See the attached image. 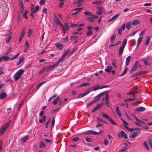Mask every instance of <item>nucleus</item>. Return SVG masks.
I'll return each mask as SVG.
<instances>
[{"label":"nucleus","mask_w":152,"mask_h":152,"mask_svg":"<svg viewBox=\"0 0 152 152\" xmlns=\"http://www.w3.org/2000/svg\"><path fill=\"white\" fill-rule=\"evenodd\" d=\"M100 88V86L99 85H96L94 86V87L92 88L91 89H89L88 90H89L87 91L86 92L84 93L83 94L80 95L78 98H82L88 94L91 91H95L99 89H101Z\"/></svg>","instance_id":"nucleus-1"},{"label":"nucleus","mask_w":152,"mask_h":152,"mask_svg":"<svg viewBox=\"0 0 152 152\" xmlns=\"http://www.w3.org/2000/svg\"><path fill=\"white\" fill-rule=\"evenodd\" d=\"M24 70L22 69H20L17 71L14 76V78L15 80H18L20 77L21 75L23 74Z\"/></svg>","instance_id":"nucleus-2"},{"label":"nucleus","mask_w":152,"mask_h":152,"mask_svg":"<svg viewBox=\"0 0 152 152\" xmlns=\"http://www.w3.org/2000/svg\"><path fill=\"white\" fill-rule=\"evenodd\" d=\"M127 39H125L123 42L122 46L119 49V54L120 56H121L123 54L124 49L127 44Z\"/></svg>","instance_id":"nucleus-3"},{"label":"nucleus","mask_w":152,"mask_h":152,"mask_svg":"<svg viewBox=\"0 0 152 152\" xmlns=\"http://www.w3.org/2000/svg\"><path fill=\"white\" fill-rule=\"evenodd\" d=\"M9 123H7L4 125L1 129L0 133L1 135L2 134L6 131L9 125Z\"/></svg>","instance_id":"nucleus-4"},{"label":"nucleus","mask_w":152,"mask_h":152,"mask_svg":"<svg viewBox=\"0 0 152 152\" xmlns=\"http://www.w3.org/2000/svg\"><path fill=\"white\" fill-rule=\"evenodd\" d=\"M134 118L136 120V121L135 122L136 124L140 126H141V124H144L145 122L138 119L136 116H134Z\"/></svg>","instance_id":"nucleus-5"},{"label":"nucleus","mask_w":152,"mask_h":152,"mask_svg":"<svg viewBox=\"0 0 152 152\" xmlns=\"http://www.w3.org/2000/svg\"><path fill=\"white\" fill-rule=\"evenodd\" d=\"M121 120L123 121L124 125L123 126L127 130L129 131H131L132 130V129H130L129 128V127L127 126L128 125V123L126 122V121H125L124 120L123 118H121Z\"/></svg>","instance_id":"nucleus-6"},{"label":"nucleus","mask_w":152,"mask_h":152,"mask_svg":"<svg viewBox=\"0 0 152 152\" xmlns=\"http://www.w3.org/2000/svg\"><path fill=\"white\" fill-rule=\"evenodd\" d=\"M118 136L119 137H123L125 139H126L127 138L126 134L123 131H122L120 132H119Z\"/></svg>","instance_id":"nucleus-7"},{"label":"nucleus","mask_w":152,"mask_h":152,"mask_svg":"<svg viewBox=\"0 0 152 152\" xmlns=\"http://www.w3.org/2000/svg\"><path fill=\"white\" fill-rule=\"evenodd\" d=\"M25 30H26L25 27H24L23 28V29L22 30L21 34L20 36V37L19 38V42L20 43H21V42L22 41V39L23 37V36H24V35L25 34Z\"/></svg>","instance_id":"nucleus-8"},{"label":"nucleus","mask_w":152,"mask_h":152,"mask_svg":"<svg viewBox=\"0 0 152 152\" xmlns=\"http://www.w3.org/2000/svg\"><path fill=\"white\" fill-rule=\"evenodd\" d=\"M6 91L5 90H2L0 94V99H3L7 96Z\"/></svg>","instance_id":"nucleus-9"},{"label":"nucleus","mask_w":152,"mask_h":152,"mask_svg":"<svg viewBox=\"0 0 152 152\" xmlns=\"http://www.w3.org/2000/svg\"><path fill=\"white\" fill-rule=\"evenodd\" d=\"M126 27V25L125 23L123 24L122 25L121 27L120 28H118V29L117 31L118 34L121 35L122 34V31H123L124 30Z\"/></svg>","instance_id":"nucleus-10"},{"label":"nucleus","mask_w":152,"mask_h":152,"mask_svg":"<svg viewBox=\"0 0 152 152\" xmlns=\"http://www.w3.org/2000/svg\"><path fill=\"white\" fill-rule=\"evenodd\" d=\"M112 67L111 66H107L105 69V71L106 72H112L113 74H114L115 71L114 70H112Z\"/></svg>","instance_id":"nucleus-11"},{"label":"nucleus","mask_w":152,"mask_h":152,"mask_svg":"<svg viewBox=\"0 0 152 152\" xmlns=\"http://www.w3.org/2000/svg\"><path fill=\"white\" fill-rule=\"evenodd\" d=\"M139 64V63L138 61H137L133 66L132 67V69L131 70L130 72L132 73L134 71H135L137 67V66Z\"/></svg>","instance_id":"nucleus-12"},{"label":"nucleus","mask_w":152,"mask_h":152,"mask_svg":"<svg viewBox=\"0 0 152 152\" xmlns=\"http://www.w3.org/2000/svg\"><path fill=\"white\" fill-rule=\"evenodd\" d=\"M61 26L62 28L64 34H65L66 33V31L69 28L68 24L66 23H65L64 24V26L62 24V26Z\"/></svg>","instance_id":"nucleus-13"},{"label":"nucleus","mask_w":152,"mask_h":152,"mask_svg":"<svg viewBox=\"0 0 152 152\" xmlns=\"http://www.w3.org/2000/svg\"><path fill=\"white\" fill-rule=\"evenodd\" d=\"M146 108L142 107H137L135 109V111L138 112H143L146 110Z\"/></svg>","instance_id":"nucleus-14"},{"label":"nucleus","mask_w":152,"mask_h":152,"mask_svg":"<svg viewBox=\"0 0 152 152\" xmlns=\"http://www.w3.org/2000/svg\"><path fill=\"white\" fill-rule=\"evenodd\" d=\"M82 8H75L72 11H75L73 12L72 14V15H76L77 13L80 12Z\"/></svg>","instance_id":"nucleus-15"},{"label":"nucleus","mask_w":152,"mask_h":152,"mask_svg":"<svg viewBox=\"0 0 152 152\" xmlns=\"http://www.w3.org/2000/svg\"><path fill=\"white\" fill-rule=\"evenodd\" d=\"M104 98L105 100L106 105L107 107H109L110 106V104L108 102L109 96L107 94L105 95Z\"/></svg>","instance_id":"nucleus-16"},{"label":"nucleus","mask_w":152,"mask_h":152,"mask_svg":"<svg viewBox=\"0 0 152 152\" xmlns=\"http://www.w3.org/2000/svg\"><path fill=\"white\" fill-rule=\"evenodd\" d=\"M56 48L60 50H62L63 48V46L62 44L58 42L55 44Z\"/></svg>","instance_id":"nucleus-17"},{"label":"nucleus","mask_w":152,"mask_h":152,"mask_svg":"<svg viewBox=\"0 0 152 152\" xmlns=\"http://www.w3.org/2000/svg\"><path fill=\"white\" fill-rule=\"evenodd\" d=\"M115 111L116 113V114L118 115L120 117H121L122 116V114L120 111L119 108L118 106H116Z\"/></svg>","instance_id":"nucleus-18"},{"label":"nucleus","mask_w":152,"mask_h":152,"mask_svg":"<svg viewBox=\"0 0 152 152\" xmlns=\"http://www.w3.org/2000/svg\"><path fill=\"white\" fill-rule=\"evenodd\" d=\"M25 59L24 57H19V61H18L16 63L17 65H18L20 64L22 62H23Z\"/></svg>","instance_id":"nucleus-19"},{"label":"nucleus","mask_w":152,"mask_h":152,"mask_svg":"<svg viewBox=\"0 0 152 152\" xmlns=\"http://www.w3.org/2000/svg\"><path fill=\"white\" fill-rule=\"evenodd\" d=\"M54 16L55 18L54 20L55 23L61 26H62V24L61 23L58 18L56 17V15Z\"/></svg>","instance_id":"nucleus-20"},{"label":"nucleus","mask_w":152,"mask_h":152,"mask_svg":"<svg viewBox=\"0 0 152 152\" xmlns=\"http://www.w3.org/2000/svg\"><path fill=\"white\" fill-rule=\"evenodd\" d=\"M10 59V57L6 56H2L0 57V61L4 60L7 61Z\"/></svg>","instance_id":"nucleus-21"},{"label":"nucleus","mask_w":152,"mask_h":152,"mask_svg":"<svg viewBox=\"0 0 152 152\" xmlns=\"http://www.w3.org/2000/svg\"><path fill=\"white\" fill-rule=\"evenodd\" d=\"M131 58V57L130 56H129L127 57L126 58V64L127 66H128L129 64L130 59Z\"/></svg>","instance_id":"nucleus-22"},{"label":"nucleus","mask_w":152,"mask_h":152,"mask_svg":"<svg viewBox=\"0 0 152 152\" xmlns=\"http://www.w3.org/2000/svg\"><path fill=\"white\" fill-rule=\"evenodd\" d=\"M28 135H26L23 137L21 139L22 143H24L25 141L29 139Z\"/></svg>","instance_id":"nucleus-23"},{"label":"nucleus","mask_w":152,"mask_h":152,"mask_svg":"<svg viewBox=\"0 0 152 152\" xmlns=\"http://www.w3.org/2000/svg\"><path fill=\"white\" fill-rule=\"evenodd\" d=\"M119 14H117L116 15H114L111 19L109 20L108 21L110 22L116 19L119 16Z\"/></svg>","instance_id":"nucleus-24"},{"label":"nucleus","mask_w":152,"mask_h":152,"mask_svg":"<svg viewBox=\"0 0 152 152\" xmlns=\"http://www.w3.org/2000/svg\"><path fill=\"white\" fill-rule=\"evenodd\" d=\"M131 23L130 22H127L126 24V28L127 29H130L132 27Z\"/></svg>","instance_id":"nucleus-25"},{"label":"nucleus","mask_w":152,"mask_h":152,"mask_svg":"<svg viewBox=\"0 0 152 152\" xmlns=\"http://www.w3.org/2000/svg\"><path fill=\"white\" fill-rule=\"evenodd\" d=\"M132 24L134 25H136L140 23V22L139 20H135L132 21Z\"/></svg>","instance_id":"nucleus-26"},{"label":"nucleus","mask_w":152,"mask_h":152,"mask_svg":"<svg viewBox=\"0 0 152 152\" xmlns=\"http://www.w3.org/2000/svg\"><path fill=\"white\" fill-rule=\"evenodd\" d=\"M103 94V93H101L98 94L95 98V99L94 100V101H95V102H96L98 100L100 99L99 97L101 96H102Z\"/></svg>","instance_id":"nucleus-27"},{"label":"nucleus","mask_w":152,"mask_h":152,"mask_svg":"<svg viewBox=\"0 0 152 152\" xmlns=\"http://www.w3.org/2000/svg\"><path fill=\"white\" fill-rule=\"evenodd\" d=\"M143 145L147 150H148L150 149V148L147 142L146 141L143 142Z\"/></svg>","instance_id":"nucleus-28"},{"label":"nucleus","mask_w":152,"mask_h":152,"mask_svg":"<svg viewBox=\"0 0 152 152\" xmlns=\"http://www.w3.org/2000/svg\"><path fill=\"white\" fill-rule=\"evenodd\" d=\"M39 6H37L35 8H34L31 11L34 12V13H35L37 12L39 9Z\"/></svg>","instance_id":"nucleus-29"},{"label":"nucleus","mask_w":152,"mask_h":152,"mask_svg":"<svg viewBox=\"0 0 152 152\" xmlns=\"http://www.w3.org/2000/svg\"><path fill=\"white\" fill-rule=\"evenodd\" d=\"M102 114L103 117L108 119V120H109V119L110 118H109V115L108 114L103 113H102Z\"/></svg>","instance_id":"nucleus-30"},{"label":"nucleus","mask_w":152,"mask_h":152,"mask_svg":"<svg viewBox=\"0 0 152 152\" xmlns=\"http://www.w3.org/2000/svg\"><path fill=\"white\" fill-rule=\"evenodd\" d=\"M46 119V116H42V119H39V122L40 123H45V122Z\"/></svg>","instance_id":"nucleus-31"},{"label":"nucleus","mask_w":152,"mask_h":152,"mask_svg":"<svg viewBox=\"0 0 152 152\" xmlns=\"http://www.w3.org/2000/svg\"><path fill=\"white\" fill-rule=\"evenodd\" d=\"M142 37H139L138 41H137V46H138L140 44V42L142 41Z\"/></svg>","instance_id":"nucleus-32"},{"label":"nucleus","mask_w":152,"mask_h":152,"mask_svg":"<svg viewBox=\"0 0 152 152\" xmlns=\"http://www.w3.org/2000/svg\"><path fill=\"white\" fill-rule=\"evenodd\" d=\"M4 67L2 66H0V75L4 74Z\"/></svg>","instance_id":"nucleus-33"},{"label":"nucleus","mask_w":152,"mask_h":152,"mask_svg":"<svg viewBox=\"0 0 152 152\" xmlns=\"http://www.w3.org/2000/svg\"><path fill=\"white\" fill-rule=\"evenodd\" d=\"M150 37L149 36H148L147 37V38L146 39V41L145 43V45H148V44H149V42H150Z\"/></svg>","instance_id":"nucleus-34"},{"label":"nucleus","mask_w":152,"mask_h":152,"mask_svg":"<svg viewBox=\"0 0 152 152\" xmlns=\"http://www.w3.org/2000/svg\"><path fill=\"white\" fill-rule=\"evenodd\" d=\"M28 13V11L25 10V12L23 14V17L25 18L26 19H27V14Z\"/></svg>","instance_id":"nucleus-35"},{"label":"nucleus","mask_w":152,"mask_h":152,"mask_svg":"<svg viewBox=\"0 0 152 152\" xmlns=\"http://www.w3.org/2000/svg\"><path fill=\"white\" fill-rule=\"evenodd\" d=\"M64 59V58H63L62 56L61 57V58L59 59L58 61L56 62L55 63L56 65H58Z\"/></svg>","instance_id":"nucleus-36"},{"label":"nucleus","mask_w":152,"mask_h":152,"mask_svg":"<svg viewBox=\"0 0 152 152\" xmlns=\"http://www.w3.org/2000/svg\"><path fill=\"white\" fill-rule=\"evenodd\" d=\"M127 149L126 146L124 147L123 148L121 149L119 152H126Z\"/></svg>","instance_id":"nucleus-37"},{"label":"nucleus","mask_w":152,"mask_h":152,"mask_svg":"<svg viewBox=\"0 0 152 152\" xmlns=\"http://www.w3.org/2000/svg\"><path fill=\"white\" fill-rule=\"evenodd\" d=\"M93 4H101L102 3V1H93L91 2Z\"/></svg>","instance_id":"nucleus-38"},{"label":"nucleus","mask_w":152,"mask_h":152,"mask_svg":"<svg viewBox=\"0 0 152 152\" xmlns=\"http://www.w3.org/2000/svg\"><path fill=\"white\" fill-rule=\"evenodd\" d=\"M69 51V50H66L64 52L62 56L64 58V57L67 55Z\"/></svg>","instance_id":"nucleus-39"},{"label":"nucleus","mask_w":152,"mask_h":152,"mask_svg":"<svg viewBox=\"0 0 152 152\" xmlns=\"http://www.w3.org/2000/svg\"><path fill=\"white\" fill-rule=\"evenodd\" d=\"M39 148H44L45 147V145L44 143L42 142H40L39 143Z\"/></svg>","instance_id":"nucleus-40"},{"label":"nucleus","mask_w":152,"mask_h":152,"mask_svg":"<svg viewBox=\"0 0 152 152\" xmlns=\"http://www.w3.org/2000/svg\"><path fill=\"white\" fill-rule=\"evenodd\" d=\"M33 31L32 29H29L28 30V37H30L31 36L32 33L33 32Z\"/></svg>","instance_id":"nucleus-41"},{"label":"nucleus","mask_w":152,"mask_h":152,"mask_svg":"<svg viewBox=\"0 0 152 152\" xmlns=\"http://www.w3.org/2000/svg\"><path fill=\"white\" fill-rule=\"evenodd\" d=\"M115 37L116 36L115 35H113L111 37L110 41L112 43L113 42V41L115 39Z\"/></svg>","instance_id":"nucleus-42"},{"label":"nucleus","mask_w":152,"mask_h":152,"mask_svg":"<svg viewBox=\"0 0 152 152\" xmlns=\"http://www.w3.org/2000/svg\"><path fill=\"white\" fill-rule=\"evenodd\" d=\"M83 1V0H77L76 1H75V2H74L73 3V4H80V3H82Z\"/></svg>","instance_id":"nucleus-43"},{"label":"nucleus","mask_w":152,"mask_h":152,"mask_svg":"<svg viewBox=\"0 0 152 152\" xmlns=\"http://www.w3.org/2000/svg\"><path fill=\"white\" fill-rule=\"evenodd\" d=\"M59 98V97L58 96L56 99H55L53 100V103L54 104H56L58 103V101Z\"/></svg>","instance_id":"nucleus-44"},{"label":"nucleus","mask_w":152,"mask_h":152,"mask_svg":"<svg viewBox=\"0 0 152 152\" xmlns=\"http://www.w3.org/2000/svg\"><path fill=\"white\" fill-rule=\"evenodd\" d=\"M128 69V68L126 67L124 70L121 74L120 75V76H121L125 75L126 72Z\"/></svg>","instance_id":"nucleus-45"},{"label":"nucleus","mask_w":152,"mask_h":152,"mask_svg":"<svg viewBox=\"0 0 152 152\" xmlns=\"http://www.w3.org/2000/svg\"><path fill=\"white\" fill-rule=\"evenodd\" d=\"M97 8L99 11H104V10L103 7L101 6H97Z\"/></svg>","instance_id":"nucleus-46"},{"label":"nucleus","mask_w":152,"mask_h":152,"mask_svg":"<svg viewBox=\"0 0 152 152\" xmlns=\"http://www.w3.org/2000/svg\"><path fill=\"white\" fill-rule=\"evenodd\" d=\"M108 120L112 124L115 125H117V124L111 118H110Z\"/></svg>","instance_id":"nucleus-47"},{"label":"nucleus","mask_w":152,"mask_h":152,"mask_svg":"<svg viewBox=\"0 0 152 152\" xmlns=\"http://www.w3.org/2000/svg\"><path fill=\"white\" fill-rule=\"evenodd\" d=\"M55 122V118H53L52 120L51 121V126L52 127H53Z\"/></svg>","instance_id":"nucleus-48"},{"label":"nucleus","mask_w":152,"mask_h":152,"mask_svg":"<svg viewBox=\"0 0 152 152\" xmlns=\"http://www.w3.org/2000/svg\"><path fill=\"white\" fill-rule=\"evenodd\" d=\"M89 84V83H83L81 85L79 86L78 87H82L83 86H86L87 85H88Z\"/></svg>","instance_id":"nucleus-49"},{"label":"nucleus","mask_w":152,"mask_h":152,"mask_svg":"<svg viewBox=\"0 0 152 152\" xmlns=\"http://www.w3.org/2000/svg\"><path fill=\"white\" fill-rule=\"evenodd\" d=\"M84 14L85 15H89L90 16H91L92 13L90 12L89 11H86L84 12Z\"/></svg>","instance_id":"nucleus-50"},{"label":"nucleus","mask_w":152,"mask_h":152,"mask_svg":"<svg viewBox=\"0 0 152 152\" xmlns=\"http://www.w3.org/2000/svg\"><path fill=\"white\" fill-rule=\"evenodd\" d=\"M137 135V132H134L131 135V137L132 138H135Z\"/></svg>","instance_id":"nucleus-51"},{"label":"nucleus","mask_w":152,"mask_h":152,"mask_svg":"<svg viewBox=\"0 0 152 152\" xmlns=\"http://www.w3.org/2000/svg\"><path fill=\"white\" fill-rule=\"evenodd\" d=\"M85 139L87 142H91V139L89 137H86Z\"/></svg>","instance_id":"nucleus-52"},{"label":"nucleus","mask_w":152,"mask_h":152,"mask_svg":"<svg viewBox=\"0 0 152 152\" xmlns=\"http://www.w3.org/2000/svg\"><path fill=\"white\" fill-rule=\"evenodd\" d=\"M92 132H93V131L92 130H88L86 132V133L87 134H92Z\"/></svg>","instance_id":"nucleus-53"},{"label":"nucleus","mask_w":152,"mask_h":152,"mask_svg":"<svg viewBox=\"0 0 152 152\" xmlns=\"http://www.w3.org/2000/svg\"><path fill=\"white\" fill-rule=\"evenodd\" d=\"M64 1H61L60 2L59 4V7L60 8H61L63 6V5L64 4Z\"/></svg>","instance_id":"nucleus-54"},{"label":"nucleus","mask_w":152,"mask_h":152,"mask_svg":"<svg viewBox=\"0 0 152 152\" xmlns=\"http://www.w3.org/2000/svg\"><path fill=\"white\" fill-rule=\"evenodd\" d=\"M12 38V36L11 35H10L8 37V39H7L6 41V43H8L10 40H11V39Z\"/></svg>","instance_id":"nucleus-55"},{"label":"nucleus","mask_w":152,"mask_h":152,"mask_svg":"<svg viewBox=\"0 0 152 152\" xmlns=\"http://www.w3.org/2000/svg\"><path fill=\"white\" fill-rule=\"evenodd\" d=\"M25 46L27 49H28L29 48V43L27 41H26L25 42Z\"/></svg>","instance_id":"nucleus-56"},{"label":"nucleus","mask_w":152,"mask_h":152,"mask_svg":"<svg viewBox=\"0 0 152 152\" xmlns=\"http://www.w3.org/2000/svg\"><path fill=\"white\" fill-rule=\"evenodd\" d=\"M79 140V137H75L73 138L72 140V141H75V142H77Z\"/></svg>","instance_id":"nucleus-57"},{"label":"nucleus","mask_w":152,"mask_h":152,"mask_svg":"<svg viewBox=\"0 0 152 152\" xmlns=\"http://www.w3.org/2000/svg\"><path fill=\"white\" fill-rule=\"evenodd\" d=\"M56 66H57V65H56V64L55 63L53 65H52V66H49L48 67V69L49 70H50L52 68H54V67Z\"/></svg>","instance_id":"nucleus-58"},{"label":"nucleus","mask_w":152,"mask_h":152,"mask_svg":"<svg viewBox=\"0 0 152 152\" xmlns=\"http://www.w3.org/2000/svg\"><path fill=\"white\" fill-rule=\"evenodd\" d=\"M92 33V32L91 31H88L87 32L86 35L88 36H89L91 35Z\"/></svg>","instance_id":"nucleus-59"},{"label":"nucleus","mask_w":152,"mask_h":152,"mask_svg":"<svg viewBox=\"0 0 152 152\" xmlns=\"http://www.w3.org/2000/svg\"><path fill=\"white\" fill-rule=\"evenodd\" d=\"M104 144L105 145H107L108 143V142L106 139H105L104 141Z\"/></svg>","instance_id":"nucleus-60"},{"label":"nucleus","mask_w":152,"mask_h":152,"mask_svg":"<svg viewBox=\"0 0 152 152\" xmlns=\"http://www.w3.org/2000/svg\"><path fill=\"white\" fill-rule=\"evenodd\" d=\"M20 11L21 12H23L24 9V5L22 6H20Z\"/></svg>","instance_id":"nucleus-61"},{"label":"nucleus","mask_w":152,"mask_h":152,"mask_svg":"<svg viewBox=\"0 0 152 152\" xmlns=\"http://www.w3.org/2000/svg\"><path fill=\"white\" fill-rule=\"evenodd\" d=\"M19 4L20 6L23 5L22 0H19Z\"/></svg>","instance_id":"nucleus-62"},{"label":"nucleus","mask_w":152,"mask_h":152,"mask_svg":"<svg viewBox=\"0 0 152 152\" xmlns=\"http://www.w3.org/2000/svg\"><path fill=\"white\" fill-rule=\"evenodd\" d=\"M99 106H98L97 107H95L92 110V112H94V111L96 110H97L98 107H99Z\"/></svg>","instance_id":"nucleus-63"},{"label":"nucleus","mask_w":152,"mask_h":152,"mask_svg":"<svg viewBox=\"0 0 152 152\" xmlns=\"http://www.w3.org/2000/svg\"><path fill=\"white\" fill-rule=\"evenodd\" d=\"M148 142L150 146L152 145V140L150 139L148 140Z\"/></svg>","instance_id":"nucleus-64"}]
</instances>
